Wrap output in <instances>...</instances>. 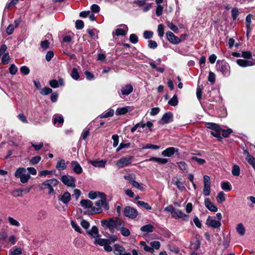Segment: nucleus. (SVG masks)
Here are the masks:
<instances>
[{
    "instance_id": "nucleus-40",
    "label": "nucleus",
    "mask_w": 255,
    "mask_h": 255,
    "mask_svg": "<svg viewBox=\"0 0 255 255\" xmlns=\"http://www.w3.org/2000/svg\"><path fill=\"white\" fill-rule=\"evenodd\" d=\"M246 159L255 170V158L253 156L248 155V156H246Z\"/></svg>"
},
{
    "instance_id": "nucleus-50",
    "label": "nucleus",
    "mask_w": 255,
    "mask_h": 255,
    "mask_svg": "<svg viewBox=\"0 0 255 255\" xmlns=\"http://www.w3.org/2000/svg\"><path fill=\"white\" fill-rule=\"evenodd\" d=\"M158 36L162 37L164 35V25L162 24H159L157 28Z\"/></svg>"
},
{
    "instance_id": "nucleus-26",
    "label": "nucleus",
    "mask_w": 255,
    "mask_h": 255,
    "mask_svg": "<svg viewBox=\"0 0 255 255\" xmlns=\"http://www.w3.org/2000/svg\"><path fill=\"white\" fill-rule=\"evenodd\" d=\"M64 122V118L62 115H55L53 117V123L56 125L57 123L62 125Z\"/></svg>"
},
{
    "instance_id": "nucleus-57",
    "label": "nucleus",
    "mask_w": 255,
    "mask_h": 255,
    "mask_svg": "<svg viewBox=\"0 0 255 255\" xmlns=\"http://www.w3.org/2000/svg\"><path fill=\"white\" fill-rule=\"evenodd\" d=\"M71 225L72 228H74L76 232L81 233V230L80 227L77 225V224L75 222L73 221H71Z\"/></svg>"
},
{
    "instance_id": "nucleus-6",
    "label": "nucleus",
    "mask_w": 255,
    "mask_h": 255,
    "mask_svg": "<svg viewBox=\"0 0 255 255\" xmlns=\"http://www.w3.org/2000/svg\"><path fill=\"white\" fill-rule=\"evenodd\" d=\"M61 181L65 185L71 187H75L76 186V179L70 175H63L61 178Z\"/></svg>"
},
{
    "instance_id": "nucleus-45",
    "label": "nucleus",
    "mask_w": 255,
    "mask_h": 255,
    "mask_svg": "<svg viewBox=\"0 0 255 255\" xmlns=\"http://www.w3.org/2000/svg\"><path fill=\"white\" fill-rule=\"evenodd\" d=\"M41 158L40 156L37 155L32 157L30 160V163L32 165L37 164L41 160Z\"/></svg>"
},
{
    "instance_id": "nucleus-36",
    "label": "nucleus",
    "mask_w": 255,
    "mask_h": 255,
    "mask_svg": "<svg viewBox=\"0 0 255 255\" xmlns=\"http://www.w3.org/2000/svg\"><path fill=\"white\" fill-rule=\"evenodd\" d=\"M211 184H204V188L203 190V194L205 196H208L210 194Z\"/></svg>"
},
{
    "instance_id": "nucleus-29",
    "label": "nucleus",
    "mask_w": 255,
    "mask_h": 255,
    "mask_svg": "<svg viewBox=\"0 0 255 255\" xmlns=\"http://www.w3.org/2000/svg\"><path fill=\"white\" fill-rule=\"evenodd\" d=\"M89 234L94 238H98L99 237V230L98 228L96 226L92 227Z\"/></svg>"
},
{
    "instance_id": "nucleus-8",
    "label": "nucleus",
    "mask_w": 255,
    "mask_h": 255,
    "mask_svg": "<svg viewBox=\"0 0 255 255\" xmlns=\"http://www.w3.org/2000/svg\"><path fill=\"white\" fill-rule=\"evenodd\" d=\"M116 219L113 218H109L108 220H102L101 221V223L102 226H106L109 230L112 231L115 229Z\"/></svg>"
},
{
    "instance_id": "nucleus-7",
    "label": "nucleus",
    "mask_w": 255,
    "mask_h": 255,
    "mask_svg": "<svg viewBox=\"0 0 255 255\" xmlns=\"http://www.w3.org/2000/svg\"><path fill=\"white\" fill-rule=\"evenodd\" d=\"M167 39L168 41L173 44H177L182 41V39L175 36L173 33L171 31H167L166 33Z\"/></svg>"
},
{
    "instance_id": "nucleus-33",
    "label": "nucleus",
    "mask_w": 255,
    "mask_h": 255,
    "mask_svg": "<svg viewBox=\"0 0 255 255\" xmlns=\"http://www.w3.org/2000/svg\"><path fill=\"white\" fill-rule=\"evenodd\" d=\"M237 232L239 233L241 236H244L245 234V229L243 225V224L240 223L239 224L236 228Z\"/></svg>"
},
{
    "instance_id": "nucleus-62",
    "label": "nucleus",
    "mask_w": 255,
    "mask_h": 255,
    "mask_svg": "<svg viewBox=\"0 0 255 255\" xmlns=\"http://www.w3.org/2000/svg\"><path fill=\"white\" fill-rule=\"evenodd\" d=\"M192 160L196 161L198 164L202 165L205 163V160L202 158H199L196 156H193L191 158Z\"/></svg>"
},
{
    "instance_id": "nucleus-18",
    "label": "nucleus",
    "mask_w": 255,
    "mask_h": 255,
    "mask_svg": "<svg viewBox=\"0 0 255 255\" xmlns=\"http://www.w3.org/2000/svg\"><path fill=\"white\" fill-rule=\"evenodd\" d=\"M207 224L213 228H218L221 225L220 221L212 219L209 217L207 220Z\"/></svg>"
},
{
    "instance_id": "nucleus-9",
    "label": "nucleus",
    "mask_w": 255,
    "mask_h": 255,
    "mask_svg": "<svg viewBox=\"0 0 255 255\" xmlns=\"http://www.w3.org/2000/svg\"><path fill=\"white\" fill-rule=\"evenodd\" d=\"M106 200H103V199H100L96 202V205L98 206L97 208L93 207L92 208V209L90 211H88V214H94L96 213H99L102 212V209L101 208V206H103V204L104 203V202H105Z\"/></svg>"
},
{
    "instance_id": "nucleus-30",
    "label": "nucleus",
    "mask_w": 255,
    "mask_h": 255,
    "mask_svg": "<svg viewBox=\"0 0 255 255\" xmlns=\"http://www.w3.org/2000/svg\"><path fill=\"white\" fill-rule=\"evenodd\" d=\"M178 167L183 172L187 173L188 172V166L184 161H180L177 163Z\"/></svg>"
},
{
    "instance_id": "nucleus-53",
    "label": "nucleus",
    "mask_w": 255,
    "mask_h": 255,
    "mask_svg": "<svg viewBox=\"0 0 255 255\" xmlns=\"http://www.w3.org/2000/svg\"><path fill=\"white\" fill-rule=\"evenodd\" d=\"M120 231L122 235L124 237H128L130 235L129 230L128 228H125L124 226L121 229Z\"/></svg>"
},
{
    "instance_id": "nucleus-2",
    "label": "nucleus",
    "mask_w": 255,
    "mask_h": 255,
    "mask_svg": "<svg viewBox=\"0 0 255 255\" xmlns=\"http://www.w3.org/2000/svg\"><path fill=\"white\" fill-rule=\"evenodd\" d=\"M216 69L225 76L227 77L230 74V66L225 60H218L216 63Z\"/></svg>"
},
{
    "instance_id": "nucleus-12",
    "label": "nucleus",
    "mask_w": 255,
    "mask_h": 255,
    "mask_svg": "<svg viewBox=\"0 0 255 255\" xmlns=\"http://www.w3.org/2000/svg\"><path fill=\"white\" fill-rule=\"evenodd\" d=\"M173 121V114L170 112L164 114L161 119L159 121L160 124H165Z\"/></svg>"
},
{
    "instance_id": "nucleus-19",
    "label": "nucleus",
    "mask_w": 255,
    "mask_h": 255,
    "mask_svg": "<svg viewBox=\"0 0 255 255\" xmlns=\"http://www.w3.org/2000/svg\"><path fill=\"white\" fill-rule=\"evenodd\" d=\"M133 90V87L130 84H127L121 88V93L123 95H129Z\"/></svg>"
},
{
    "instance_id": "nucleus-48",
    "label": "nucleus",
    "mask_w": 255,
    "mask_h": 255,
    "mask_svg": "<svg viewBox=\"0 0 255 255\" xmlns=\"http://www.w3.org/2000/svg\"><path fill=\"white\" fill-rule=\"evenodd\" d=\"M114 111L113 110L111 109L109 110L106 114H102L100 116L101 119L103 118H107L109 117H112L114 115Z\"/></svg>"
},
{
    "instance_id": "nucleus-10",
    "label": "nucleus",
    "mask_w": 255,
    "mask_h": 255,
    "mask_svg": "<svg viewBox=\"0 0 255 255\" xmlns=\"http://www.w3.org/2000/svg\"><path fill=\"white\" fill-rule=\"evenodd\" d=\"M113 252L115 255H131L130 253L126 252L123 246L118 244L114 245Z\"/></svg>"
},
{
    "instance_id": "nucleus-43",
    "label": "nucleus",
    "mask_w": 255,
    "mask_h": 255,
    "mask_svg": "<svg viewBox=\"0 0 255 255\" xmlns=\"http://www.w3.org/2000/svg\"><path fill=\"white\" fill-rule=\"evenodd\" d=\"M30 178V175L28 173H24L23 175H21V177H19L20 181L23 183H27Z\"/></svg>"
},
{
    "instance_id": "nucleus-46",
    "label": "nucleus",
    "mask_w": 255,
    "mask_h": 255,
    "mask_svg": "<svg viewBox=\"0 0 255 255\" xmlns=\"http://www.w3.org/2000/svg\"><path fill=\"white\" fill-rule=\"evenodd\" d=\"M174 185H175L178 189L180 191H183L185 190V187L183 185V183L180 182L178 179H177L174 182Z\"/></svg>"
},
{
    "instance_id": "nucleus-34",
    "label": "nucleus",
    "mask_w": 255,
    "mask_h": 255,
    "mask_svg": "<svg viewBox=\"0 0 255 255\" xmlns=\"http://www.w3.org/2000/svg\"><path fill=\"white\" fill-rule=\"evenodd\" d=\"M178 100L177 96L174 95L173 97L168 101V104L171 106H176L178 105Z\"/></svg>"
},
{
    "instance_id": "nucleus-28",
    "label": "nucleus",
    "mask_w": 255,
    "mask_h": 255,
    "mask_svg": "<svg viewBox=\"0 0 255 255\" xmlns=\"http://www.w3.org/2000/svg\"><path fill=\"white\" fill-rule=\"evenodd\" d=\"M251 17L252 15L251 14H249L247 16L246 18V27L247 28V33L248 35L251 30Z\"/></svg>"
},
{
    "instance_id": "nucleus-63",
    "label": "nucleus",
    "mask_w": 255,
    "mask_h": 255,
    "mask_svg": "<svg viewBox=\"0 0 255 255\" xmlns=\"http://www.w3.org/2000/svg\"><path fill=\"white\" fill-rule=\"evenodd\" d=\"M150 245L152 248L156 250L159 249L160 247V244L158 241H153L150 243Z\"/></svg>"
},
{
    "instance_id": "nucleus-38",
    "label": "nucleus",
    "mask_w": 255,
    "mask_h": 255,
    "mask_svg": "<svg viewBox=\"0 0 255 255\" xmlns=\"http://www.w3.org/2000/svg\"><path fill=\"white\" fill-rule=\"evenodd\" d=\"M225 194L223 191L220 192L218 194L217 196L216 197L217 202L219 203H221L223 201H224L225 200Z\"/></svg>"
},
{
    "instance_id": "nucleus-24",
    "label": "nucleus",
    "mask_w": 255,
    "mask_h": 255,
    "mask_svg": "<svg viewBox=\"0 0 255 255\" xmlns=\"http://www.w3.org/2000/svg\"><path fill=\"white\" fill-rule=\"evenodd\" d=\"M56 168L58 170H63L66 168V164L64 159L59 160L56 165Z\"/></svg>"
},
{
    "instance_id": "nucleus-44",
    "label": "nucleus",
    "mask_w": 255,
    "mask_h": 255,
    "mask_svg": "<svg viewBox=\"0 0 255 255\" xmlns=\"http://www.w3.org/2000/svg\"><path fill=\"white\" fill-rule=\"evenodd\" d=\"M71 76L74 80H77L79 79L80 76L78 71L76 68H74L72 69V71L71 73Z\"/></svg>"
},
{
    "instance_id": "nucleus-60",
    "label": "nucleus",
    "mask_w": 255,
    "mask_h": 255,
    "mask_svg": "<svg viewBox=\"0 0 255 255\" xmlns=\"http://www.w3.org/2000/svg\"><path fill=\"white\" fill-rule=\"evenodd\" d=\"M76 27L77 29H81L84 27V22L81 20H77L75 23Z\"/></svg>"
},
{
    "instance_id": "nucleus-55",
    "label": "nucleus",
    "mask_w": 255,
    "mask_h": 255,
    "mask_svg": "<svg viewBox=\"0 0 255 255\" xmlns=\"http://www.w3.org/2000/svg\"><path fill=\"white\" fill-rule=\"evenodd\" d=\"M231 14H232V16L233 17V20H235L237 19V18L239 15L238 9L237 8H233L232 9Z\"/></svg>"
},
{
    "instance_id": "nucleus-35",
    "label": "nucleus",
    "mask_w": 255,
    "mask_h": 255,
    "mask_svg": "<svg viewBox=\"0 0 255 255\" xmlns=\"http://www.w3.org/2000/svg\"><path fill=\"white\" fill-rule=\"evenodd\" d=\"M232 173L234 176H238L240 175V168L238 165L234 164L233 166Z\"/></svg>"
},
{
    "instance_id": "nucleus-25",
    "label": "nucleus",
    "mask_w": 255,
    "mask_h": 255,
    "mask_svg": "<svg viewBox=\"0 0 255 255\" xmlns=\"http://www.w3.org/2000/svg\"><path fill=\"white\" fill-rule=\"evenodd\" d=\"M95 245H99L101 246H104L106 244H110V241L107 239H97L94 242Z\"/></svg>"
},
{
    "instance_id": "nucleus-16",
    "label": "nucleus",
    "mask_w": 255,
    "mask_h": 255,
    "mask_svg": "<svg viewBox=\"0 0 255 255\" xmlns=\"http://www.w3.org/2000/svg\"><path fill=\"white\" fill-rule=\"evenodd\" d=\"M205 207L210 211L216 212L218 210L217 207L211 202L209 198L205 199Z\"/></svg>"
},
{
    "instance_id": "nucleus-17",
    "label": "nucleus",
    "mask_w": 255,
    "mask_h": 255,
    "mask_svg": "<svg viewBox=\"0 0 255 255\" xmlns=\"http://www.w3.org/2000/svg\"><path fill=\"white\" fill-rule=\"evenodd\" d=\"M71 166L74 172L76 174H81L83 171L81 166L77 161H73L71 162Z\"/></svg>"
},
{
    "instance_id": "nucleus-47",
    "label": "nucleus",
    "mask_w": 255,
    "mask_h": 255,
    "mask_svg": "<svg viewBox=\"0 0 255 255\" xmlns=\"http://www.w3.org/2000/svg\"><path fill=\"white\" fill-rule=\"evenodd\" d=\"M24 173H25V170L23 168H18L15 173V176L17 178H19L21 177V175H23Z\"/></svg>"
},
{
    "instance_id": "nucleus-42",
    "label": "nucleus",
    "mask_w": 255,
    "mask_h": 255,
    "mask_svg": "<svg viewBox=\"0 0 255 255\" xmlns=\"http://www.w3.org/2000/svg\"><path fill=\"white\" fill-rule=\"evenodd\" d=\"M167 26L173 31L177 33L179 31V29L177 26L174 25L172 22L168 21L167 22Z\"/></svg>"
},
{
    "instance_id": "nucleus-52",
    "label": "nucleus",
    "mask_w": 255,
    "mask_h": 255,
    "mask_svg": "<svg viewBox=\"0 0 255 255\" xmlns=\"http://www.w3.org/2000/svg\"><path fill=\"white\" fill-rule=\"evenodd\" d=\"M9 60V56L8 53H4L1 59V62L3 64H7L8 63Z\"/></svg>"
},
{
    "instance_id": "nucleus-49",
    "label": "nucleus",
    "mask_w": 255,
    "mask_h": 255,
    "mask_svg": "<svg viewBox=\"0 0 255 255\" xmlns=\"http://www.w3.org/2000/svg\"><path fill=\"white\" fill-rule=\"evenodd\" d=\"M137 204H138V205L142 207L143 208H144V209H145L146 210H151V206L147 203H145L143 201H138Z\"/></svg>"
},
{
    "instance_id": "nucleus-59",
    "label": "nucleus",
    "mask_w": 255,
    "mask_h": 255,
    "mask_svg": "<svg viewBox=\"0 0 255 255\" xmlns=\"http://www.w3.org/2000/svg\"><path fill=\"white\" fill-rule=\"evenodd\" d=\"M31 144L36 151L39 150L43 146V143L42 142H40L38 144L31 142Z\"/></svg>"
},
{
    "instance_id": "nucleus-4",
    "label": "nucleus",
    "mask_w": 255,
    "mask_h": 255,
    "mask_svg": "<svg viewBox=\"0 0 255 255\" xmlns=\"http://www.w3.org/2000/svg\"><path fill=\"white\" fill-rule=\"evenodd\" d=\"M132 159V156L123 157L117 161L116 165L119 168H124L130 165Z\"/></svg>"
},
{
    "instance_id": "nucleus-22",
    "label": "nucleus",
    "mask_w": 255,
    "mask_h": 255,
    "mask_svg": "<svg viewBox=\"0 0 255 255\" xmlns=\"http://www.w3.org/2000/svg\"><path fill=\"white\" fill-rule=\"evenodd\" d=\"M80 204L84 208L89 209L93 208V203L91 201L87 199H83L80 201Z\"/></svg>"
},
{
    "instance_id": "nucleus-20",
    "label": "nucleus",
    "mask_w": 255,
    "mask_h": 255,
    "mask_svg": "<svg viewBox=\"0 0 255 255\" xmlns=\"http://www.w3.org/2000/svg\"><path fill=\"white\" fill-rule=\"evenodd\" d=\"M144 161H155L160 164H165L168 162V159L166 158L152 157L148 159L145 160Z\"/></svg>"
},
{
    "instance_id": "nucleus-56",
    "label": "nucleus",
    "mask_w": 255,
    "mask_h": 255,
    "mask_svg": "<svg viewBox=\"0 0 255 255\" xmlns=\"http://www.w3.org/2000/svg\"><path fill=\"white\" fill-rule=\"evenodd\" d=\"M129 41L133 44H135L138 42V37L135 34H131L129 36Z\"/></svg>"
},
{
    "instance_id": "nucleus-5",
    "label": "nucleus",
    "mask_w": 255,
    "mask_h": 255,
    "mask_svg": "<svg viewBox=\"0 0 255 255\" xmlns=\"http://www.w3.org/2000/svg\"><path fill=\"white\" fill-rule=\"evenodd\" d=\"M125 215L130 219H134L138 215L137 210L130 206H126L124 209Z\"/></svg>"
},
{
    "instance_id": "nucleus-41",
    "label": "nucleus",
    "mask_w": 255,
    "mask_h": 255,
    "mask_svg": "<svg viewBox=\"0 0 255 255\" xmlns=\"http://www.w3.org/2000/svg\"><path fill=\"white\" fill-rule=\"evenodd\" d=\"M128 111V107L118 108L116 111L117 115H122L127 114Z\"/></svg>"
},
{
    "instance_id": "nucleus-64",
    "label": "nucleus",
    "mask_w": 255,
    "mask_h": 255,
    "mask_svg": "<svg viewBox=\"0 0 255 255\" xmlns=\"http://www.w3.org/2000/svg\"><path fill=\"white\" fill-rule=\"evenodd\" d=\"M9 73L12 75H14L17 71V68L14 64H11L9 68Z\"/></svg>"
},
{
    "instance_id": "nucleus-37",
    "label": "nucleus",
    "mask_w": 255,
    "mask_h": 255,
    "mask_svg": "<svg viewBox=\"0 0 255 255\" xmlns=\"http://www.w3.org/2000/svg\"><path fill=\"white\" fill-rule=\"evenodd\" d=\"M24 191V189H17L14 190L12 192L11 194L15 197H22L23 196L22 192Z\"/></svg>"
},
{
    "instance_id": "nucleus-31",
    "label": "nucleus",
    "mask_w": 255,
    "mask_h": 255,
    "mask_svg": "<svg viewBox=\"0 0 255 255\" xmlns=\"http://www.w3.org/2000/svg\"><path fill=\"white\" fill-rule=\"evenodd\" d=\"M7 220L11 226H13L17 227H19L20 226V223L19 222L11 217L8 216L7 217Z\"/></svg>"
},
{
    "instance_id": "nucleus-32",
    "label": "nucleus",
    "mask_w": 255,
    "mask_h": 255,
    "mask_svg": "<svg viewBox=\"0 0 255 255\" xmlns=\"http://www.w3.org/2000/svg\"><path fill=\"white\" fill-rule=\"evenodd\" d=\"M115 224L116 226L115 228L119 230H120L125 226L124 221L119 218L116 219Z\"/></svg>"
},
{
    "instance_id": "nucleus-1",
    "label": "nucleus",
    "mask_w": 255,
    "mask_h": 255,
    "mask_svg": "<svg viewBox=\"0 0 255 255\" xmlns=\"http://www.w3.org/2000/svg\"><path fill=\"white\" fill-rule=\"evenodd\" d=\"M59 183V181L55 178H52L46 180L42 183L39 185V187L41 190L48 189L49 195H54L55 192L53 187L56 186Z\"/></svg>"
},
{
    "instance_id": "nucleus-23",
    "label": "nucleus",
    "mask_w": 255,
    "mask_h": 255,
    "mask_svg": "<svg viewBox=\"0 0 255 255\" xmlns=\"http://www.w3.org/2000/svg\"><path fill=\"white\" fill-rule=\"evenodd\" d=\"M89 163L95 167H104L106 162L103 160H90Z\"/></svg>"
},
{
    "instance_id": "nucleus-39",
    "label": "nucleus",
    "mask_w": 255,
    "mask_h": 255,
    "mask_svg": "<svg viewBox=\"0 0 255 255\" xmlns=\"http://www.w3.org/2000/svg\"><path fill=\"white\" fill-rule=\"evenodd\" d=\"M221 187L222 189L226 191H229L232 189L230 183L228 181L222 182Z\"/></svg>"
},
{
    "instance_id": "nucleus-3",
    "label": "nucleus",
    "mask_w": 255,
    "mask_h": 255,
    "mask_svg": "<svg viewBox=\"0 0 255 255\" xmlns=\"http://www.w3.org/2000/svg\"><path fill=\"white\" fill-rule=\"evenodd\" d=\"M206 127L208 128L212 129V131H211V134L216 137L222 138L221 136L222 128L219 125L214 123H206Z\"/></svg>"
},
{
    "instance_id": "nucleus-27",
    "label": "nucleus",
    "mask_w": 255,
    "mask_h": 255,
    "mask_svg": "<svg viewBox=\"0 0 255 255\" xmlns=\"http://www.w3.org/2000/svg\"><path fill=\"white\" fill-rule=\"evenodd\" d=\"M153 226L151 224L144 225L140 228V231L143 232L151 233L153 232Z\"/></svg>"
},
{
    "instance_id": "nucleus-21",
    "label": "nucleus",
    "mask_w": 255,
    "mask_h": 255,
    "mask_svg": "<svg viewBox=\"0 0 255 255\" xmlns=\"http://www.w3.org/2000/svg\"><path fill=\"white\" fill-rule=\"evenodd\" d=\"M237 63L241 67H245L253 65L254 63L251 61H248L244 59H238L236 61Z\"/></svg>"
},
{
    "instance_id": "nucleus-58",
    "label": "nucleus",
    "mask_w": 255,
    "mask_h": 255,
    "mask_svg": "<svg viewBox=\"0 0 255 255\" xmlns=\"http://www.w3.org/2000/svg\"><path fill=\"white\" fill-rule=\"evenodd\" d=\"M153 33L151 31H144L143 32V37L145 39H150L153 36Z\"/></svg>"
},
{
    "instance_id": "nucleus-11",
    "label": "nucleus",
    "mask_w": 255,
    "mask_h": 255,
    "mask_svg": "<svg viewBox=\"0 0 255 255\" xmlns=\"http://www.w3.org/2000/svg\"><path fill=\"white\" fill-rule=\"evenodd\" d=\"M122 28H119L116 29L114 32H113V35H115L119 36H125L128 30V27L126 24H121L120 25Z\"/></svg>"
},
{
    "instance_id": "nucleus-51",
    "label": "nucleus",
    "mask_w": 255,
    "mask_h": 255,
    "mask_svg": "<svg viewBox=\"0 0 255 255\" xmlns=\"http://www.w3.org/2000/svg\"><path fill=\"white\" fill-rule=\"evenodd\" d=\"M221 131L222 132V136L224 137H227L233 132V130L231 128H228L227 129H223L222 128Z\"/></svg>"
},
{
    "instance_id": "nucleus-54",
    "label": "nucleus",
    "mask_w": 255,
    "mask_h": 255,
    "mask_svg": "<svg viewBox=\"0 0 255 255\" xmlns=\"http://www.w3.org/2000/svg\"><path fill=\"white\" fill-rule=\"evenodd\" d=\"M52 93V90L48 87H45L43 88L40 92L41 94H42V95H47Z\"/></svg>"
},
{
    "instance_id": "nucleus-61",
    "label": "nucleus",
    "mask_w": 255,
    "mask_h": 255,
    "mask_svg": "<svg viewBox=\"0 0 255 255\" xmlns=\"http://www.w3.org/2000/svg\"><path fill=\"white\" fill-rule=\"evenodd\" d=\"M242 57L250 59L252 57V54L251 52L247 51H243L242 53Z\"/></svg>"
},
{
    "instance_id": "nucleus-13",
    "label": "nucleus",
    "mask_w": 255,
    "mask_h": 255,
    "mask_svg": "<svg viewBox=\"0 0 255 255\" xmlns=\"http://www.w3.org/2000/svg\"><path fill=\"white\" fill-rule=\"evenodd\" d=\"M179 149L174 147H168L162 151L161 154L163 156L171 157L175 153L178 152Z\"/></svg>"
},
{
    "instance_id": "nucleus-15",
    "label": "nucleus",
    "mask_w": 255,
    "mask_h": 255,
    "mask_svg": "<svg viewBox=\"0 0 255 255\" xmlns=\"http://www.w3.org/2000/svg\"><path fill=\"white\" fill-rule=\"evenodd\" d=\"M172 216L175 219H182L184 221H187L188 218V215L185 214L181 211L175 210L173 213Z\"/></svg>"
},
{
    "instance_id": "nucleus-14",
    "label": "nucleus",
    "mask_w": 255,
    "mask_h": 255,
    "mask_svg": "<svg viewBox=\"0 0 255 255\" xmlns=\"http://www.w3.org/2000/svg\"><path fill=\"white\" fill-rule=\"evenodd\" d=\"M58 200L63 204H67L71 200V194L68 192H65L62 195H58Z\"/></svg>"
}]
</instances>
